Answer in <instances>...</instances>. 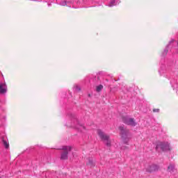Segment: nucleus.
Returning a JSON list of instances; mask_svg holds the SVG:
<instances>
[{
    "mask_svg": "<svg viewBox=\"0 0 178 178\" xmlns=\"http://www.w3.org/2000/svg\"><path fill=\"white\" fill-rule=\"evenodd\" d=\"M3 143L6 148H9V143L6 140H3Z\"/></svg>",
    "mask_w": 178,
    "mask_h": 178,
    "instance_id": "nucleus-10",
    "label": "nucleus"
},
{
    "mask_svg": "<svg viewBox=\"0 0 178 178\" xmlns=\"http://www.w3.org/2000/svg\"><path fill=\"white\" fill-rule=\"evenodd\" d=\"M0 178H1V177H0Z\"/></svg>",
    "mask_w": 178,
    "mask_h": 178,
    "instance_id": "nucleus-16",
    "label": "nucleus"
},
{
    "mask_svg": "<svg viewBox=\"0 0 178 178\" xmlns=\"http://www.w3.org/2000/svg\"><path fill=\"white\" fill-rule=\"evenodd\" d=\"M170 42H175V40H172L170 41Z\"/></svg>",
    "mask_w": 178,
    "mask_h": 178,
    "instance_id": "nucleus-15",
    "label": "nucleus"
},
{
    "mask_svg": "<svg viewBox=\"0 0 178 178\" xmlns=\"http://www.w3.org/2000/svg\"><path fill=\"white\" fill-rule=\"evenodd\" d=\"M153 112H154V113H159V108H154V109H153Z\"/></svg>",
    "mask_w": 178,
    "mask_h": 178,
    "instance_id": "nucleus-11",
    "label": "nucleus"
},
{
    "mask_svg": "<svg viewBox=\"0 0 178 178\" xmlns=\"http://www.w3.org/2000/svg\"><path fill=\"white\" fill-rule=\"evenodd\" d=\"M102 88H104V86L99 85L98 86L96 87V91L97 92H101V91L102 90Z\"/></svg>",
    "mask_w": 178,
    "mask_h": 178,
    "instance_id": "nucleus-9",
    "label": "nucleus"
},
{
    "mask_svg": "<svg viewBox=\"0 0 178 178\" xmlns=\"http://www.w3.org/2000/svg\"><path fill=\"white\" fill-rule=\"evenodd\" d=\"M74 88H75V90H76V91H81V88H80V87H79L78 86H76L75 87H74Z\"/></svg>",
    "mask_w": 178,
    "mask_h": 178,
    "instance_id": "nucleus-12",
    "label": "nucleus"
},
{
    "mask_svg": "<svg viewBox=\"0 0 178 178\" xmlns=\"http://www.w3.org/2000/svg\"><path fill=\"white\" fill-rule=\"evenodd\" d=\"M119 130L120 131V134L122 137V138H126L127 136H129V133H130V130L124 128V127L121 126L119 127Z\"/></svg>",
    "mask_w": 178,
    "mask_h": 178,
    "instance_id": "nucleus-5",
    "label": "nucleus"
},
{
    "mask_svg": "<svg viewBox=\"0 0 178 178\" xmlns=\"http://www.w3.org/2000/svg\"><path fill=\"white\" fill-rule=\"evenodd\" d=\"M63 152H61L60 159L62 161H66L67 159H69V152L72 151V146H63Z\"/></svg>",
    "mask_w": 178,
    "mask_h": 178,
    "instance_id": "nucleus-1",
    "label": "nucleus"
},
{
    "mask_svg": "<svg viewBox=\"0 0 178 178\" xmlns=\"http://www.w3.org/2000/svg\"><path fill=\"white\" fill-rule=\"evenodd\" d=\"M168 169H170V170H173V165H170L168 166Z\"/></svg>",
    "mask_w": 178,
    "mask_h": 178,
    "instance_id": "nucleus-14",
    "label": "nucleus"
},
{
    "mask_svg": "<svg viewBox=\"0 0 178 178\" xmlns=\"http://www.w3.org/2000/svg\"><path fill=\"white\" fill-rule=\"evenodd\" d=\"M122 122L125 123V124H128V126L134 127L137 124L134 118H130L129 117H123Z\"/></svg>",
    "mask_w": 178,
    "mask_h": 178,
    "instance_id": "nucleus-3",
    "label": "nucleus"
},
{
    "mask_svg": "<svg viewBox=\"0 0 178 178\" xmlns=\"http://www.w3.org/2000/svg\"><path fill=\"white\" fill-rule=\"evenodd\" d=\"M87 166H90V168H92V166H95L94 160L91 159H88V161L86 162Z\"/></svg>",
    "mask_w": 178,
    "mask_h": 178,
    "instance_id": "nucleus-8",
    "label": "nucleus"
},
{
    "mask_svg": "<svg viewBox=\"0 0 178 178\" xmlns=\"http://www.w3.org/2000/svg\"><path fill=\"white\" fill-rule=\"evenodd\" d=\"M156 170H158V166L154 164L149 165L146 169V172H148V173H154Z\"/></svg>",
    "mask_w": 178,
    "mask_h": 178,
    "instance_id": "nucleus-6",
    "label": "nucleus"
},
{
    "mask_svg": "<svg viewBox=\"0 0 178 178\" xmlns=\"http://www.w3.org/2000/svg\"><path fill=\"white\" fill-rule=\"evenodd\" d=\"M161 147L163 151H170V145L168 143H161L156 146V149Z\"/></svg>",
    "mask_w": 178,
    "mask_h": 178,
    "instance_id": "nucleus-4",
    "label": "nucleus"
},
{
    "mask_svg": "<svg viewBox=\"0 0 178 178\" xmlns=\"http://www.w3.org/2000/svg\"><path fill=\"white\" fill-rule=\"evenodd\" d=\"M97 134L100 137L101 140H103L106 142L107 147H111V140H109V136L104 134V131L101 129H97Z\"/></svg>",
    "mask_w": 178,
    "mask_h": 178,
    "instance_id": "nucleus-2",
    "label": "nucleus"
},
{
    "mask_svg": "<svg viewBox=\"0 0 178 178\" xmlns=\"http://www.w3.org/2000/svg\"><path fill=\"white\" fill-rule=\"evenodd\" d=\"M8 91V88L6 87V83H0V94H5Z\"/></svg>",
    "mask_w": 178,
    "mask_h": 178,
    "instance_id": "nucleus-7",
    "label": "nucleus"
},
{
    "mask_svg": "<svg viewBox=\"0 0 178 178\" xmlns=\"http://www.w3.org/2000/svg\"><path fill=\"white\" fill-rule=\"evenodd\" d=\"M168 52H169V50L168 49L164 50L163 55H167Z\"/></svg>",
    "mask_w": 178,
    "mask_h": 178,
    "instance_id": "nucleus-13",
    "label": "nucleus"
}]
</instances>
